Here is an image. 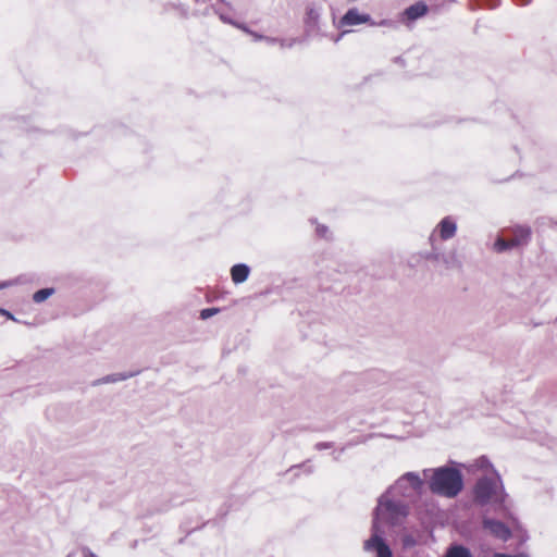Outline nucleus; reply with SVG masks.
Segmentation results:
<instances>
[{"label":"nucleus","mask_w":557,"mask_h":557,"mask_svg":"<svg viewBox=\"0 0 557 557\" xmlns=\"http://www.w3.org/2000/svg\"><path fill=\"white\" fill-rule=\"evenodd\" d=\"M409 515V505L388 493L382 494L373 511L372 535L382 537L383 527L401 525Z\"/></svg>","instance_id":"f257e3e1"},{"label":"nucleus","mask_w":557,"mask_h":557,"mask_svg":"<svg viewBox=\"0 0 557 557\" xmlns=\"http://www.w3.org/2000/svg\"><path fill=\"white\" fill-rule=\"evenodd\" d=\"M431 493L447 498L456 497L463 488L462 473L448 466L424 469L422 471Z\"/></svg>","instance_id":"f03ea898"},{"label":"nucleus","mask_w":557,"mask_h":557,"mask_svg":"<svg viewBox=\"0 0 557 557\" xmlns=\"http://www.w3.org/2000/svg\"><path fill=\"white\" fill-rule=\"evenodd\" d=\"M473 498L475 504L480 506L493 504L497 510H506L507 494L496 471H494L493 476H482L476 481L473 488Z\"/></svg>","instance_id":"7ed1b4c3"},{"label":"nucleus","mask_w":557,"mask_h":557,"mask_svg":"<svg viewBox=\"0 0 557 557\" xmlns=\"http://www.w3.org/2000/svg\"><path fill=\"white\" fill-rule=\"evenodd\" d=\"M425 481L416 472H406L386 491L393 497L406 503L412 502L422 494Z\"/></svg>","instance_id":"20e7f679"},{"label":"nucleus","mask_w":557,"mask_h":557,"mask_svg":"<svg viewBox=\"0 0 557 557\" xmlns=\"http://www.w3.org/2000/svg\"><path fill=\"white\" fill-rule=\"evenodd\" d=\"M482 523L485 530L502 541H507L511 536L509 528L502 521L484 517Z\"/></svg>","instance_id":"39448f33"},{"label":"nucleus","mask_w":557,"mask_h":557,"mask_svg":"<svg viewBox=\"0 0 557 557\" xmlns=\"http://www.w3.org/2000/svg\"><path fill=\"white\" fill-rule=\"evenodd\" d=\"M364 549L367 552H375L376 557H393L389 546L380 535L371 536L367 540L364 542Z\"/></svg>","instance_id":"423d86ee"},{"label":"nucleus","mask_w":557,"mask_h":557,"mask_svg":"<svg viewBox=\"0 0 557 557\" xmlns=\"http://www.w3.org/2000/svg\"><path fill=\"white\" fill-rule=\"evenodd\" d=\"M436 230L442 240H448L456 235L457 224L451 216H446L438 223Z\"/></svg>","instance_id":"0eeeda50"},{"label":"nucleus","mask_w":557,"mask_h":557,"mask_svg":"<svg viewBox=\"0 0 557 557\" xmlns=\"http://www.w3.org/2000/svg\"><path fill=\"white\" fill-rule=\"evenodd\" d=\"M369 14H361L357 9H349L341 20V24L344 26L359 25L370 21Z\"/></svg>","instance_id":"6e6552de"},{"label":"nucleus","mask_w":557,"mask_h":557,"mask_svg":"<svg viewBox=\"0 0 557 557\" xmlns=\"http://www.w3.org/2000/svg\"><path fill=\"white\" fill-rule=\"evenodd\" d=\"M250 274V268L245 263H237L231 268V277L235 284L244 283Z\"/></svg>","instance_id":"1a4fd4ad"},{"label":"nucleus","mask_w":557,"mask_h":557,"mask_svg":"<svg viewBox=\"0 0 557 557\" xmlns=\"http://www.w3.org/2000/svg\"><path fill=\"white\" fill-rule=\"evenodd\" d=\"M320 13L321 9L315 5H310L307 8L305 23L308 32H314L318 29Z\"/></svg>","instance_id":"9d476101"},{"label":"nucleus","mask_w":557,"mask_h":557,"mask_svg":"<svg viewBox=\"0 0 557 557\" xmlns=\"http://www.w3.org/2000/svg\"><path fill=\"white\" fill-rule=\"evenodd\" d=\"M426 12H428V5L423 2H417V3L408 7L405 10L404 15L407 17V20L414 21V20L425 15Z\"/></svg>","instance_id":"9b49d317"},{"label":"nucleus","mask_w":557,"mask_h":557,"mask_svg":"<svg viewBox=\"0 0 557 557\" xmlns=\"http://www.w3.org/2000/svg\"><path fill=\"white\" fill-rule=\"evenodd\" d=\"M445 557H472V554L469 548L462 545H451L447 549Z\"/></svg>","instance_id":"f8f14e48"},{"label":"nucleus","mask_w":557,"mask_h":557,"mask_svg":"<svg viewBox=\"0 0 557 557\" xmlns=\"http://www.w3.org/2000/svg\"><path fill=\"white\" fill-rule=\"evenodd\" d=\"M494 246H495L496 251L503 252V251H506V250H508L510 248L519 246V240H513L512 238L511 239H504V238L499 237L495 242Z\"/></svg>","instance_id":"ddd939ff"},{"label":"nucleus","mask_w":557,"mask_h":557,"mask_svg":"<svg viewBox=\"0 0 557 557\" xmlns=\"http://www.w3.org/2000/svg\"><path fill=\"white\" fill-rule=\"evenodd\" d=\"M132 375L133 374H122V373L109 374V375H106V376L97 380L94 384L98 385V384L115 383L119 381H124V380L131 377Z\"/></svg>","instance_id":"4468645a"},{"label":"nucleus","mask_w":557,"mask_h":557,"mask_svg":"<svg viewBox=\"0 0 557 557\" xmlns=\"http://www.w3.org/2000/svg\"><path fill=\"white\" fill-rule=\"evenodd\" d=\"M53 293H54L53 288L39 289L33 295V300L37 304L42 302L46 299H48Z\"/></svg>","instance_id":"2eb2a0df"},{"label":"nucleus","mask_w":557,"mask_h":557,"mask_svg":"<svg viewBox=\"0 0 557 557\" xmlns=\"http://www.w3.org/2000/svg\"><path fill=\"white\" fill-rule=\"evenodd\" d=\"M530 237V230L528 227H519L515 236L512 237L513 240H519V246L522 244H525Z\"/></svg>","instance_id":"dca6fc26"},{"label":"nucleus","mask_w":557,"mask_h":557,"mask_svg":"<svg viewBox=\"0 0 557 557\" xmlns=\"http://www.w3.org/2000/svg\"><path fill=\"white\" fill-rule=\"evenodd\" d=\"M256 39H264L268 44L270 45H273L275 42H280L281 47H292L293 44H294V40H284V39H276V38H271V37H263V36H257L256 35Z\"/></svg>","instance_id":"f3484780"},{"label":"nucleus","mask_w":557,"mask_h":557,"mask_svg":"<svg viewBox=\"0 0 557 557\" xmlns=\"http://www.w3.org/2000/svg\"><path fill=\"white\" fill-rule=\"evenodd\" d=\"M214 11L215 13L220 16L221 21H223L224 23H227V24H232V25H235L237 27H239V25H237L231 16H228V14L226 12H224L222 9L220 8H214Z\"/></svg>","instance_id":"a211bd4d"},{"label":"nucleus","mask_w":557,"mask_h":557,"mask_svg":"<svg viewBox=\"0 0 557 557\" xmlns=\"http://www.w3.org/2000/svg\"><path fill=\"white\" fill-rule=\"evenodd\" d=\"M219 312H220V309H219V308H214V307H212V308H206V309H202V310L200 311V318H201L202 320H207V319H209V318H211V317L215 315V314H216V313H219Z\"/></svg>","instance_id":"6ab92c4d"},{"label":"nucleus","mask_w":557,"mask_h":557,"mask_svg":"<svg viewBox=\"0 0 557 557\" xmlns=\"http://www.w3.org/2000/svg\"><path fill=\"white\" fill-rule=\"evenodd\" d=\"M430 242H431V245H432V252L430 253L429 258L438 260L440 259V252L437 251V248L435 247V244H434V242H435L434 233L430 236Z\"/></svg>","instance_id":"aec40b11"},{"label":"nucleus","mask_w":557,"mask_h":557,"mask_svg":"<svg viewBox=\"0 0 557 557\" xmlns=\"http://www.w3.org/2000/svg\"><path fill=\"white\" fill-rule=\"evenodd\" d=\"M476 465L481 469L485 468H492V465L490 463L488 459L486 457H481L478 459Z\"/></svg>","instance_id":"412c9836"},{"label":"nucleus","mask_w":557,"mask_h":557,"mask_svg":"<svg viewBox=\"0 0 557 557\" xmlns=\"http://www.w3.org/2000/svg\"><path fill=\"white\" fill-rule=\"evenodd\" d=\"M326 233H327V227L324 226V225H319L317 227V234L321 237H325L326 236Z\"/></svg>","instance_id":"4be33fe9"},{"label":"nucleus","mask_w":557,"mask_h":557,"mask_svg":"<svg viewBox=\"0 0 557 557\" xmlns=\"http://www.w3.org/2000/svg\"><path fill=\"white\" fill-rule=\"evenodd\" d=\"M331 447H332V443H327V442H321V443H318L315 445V448L318 450L327 449V448H331Z\"/></svg>","instance_id":"5701e85b"},{"label":"nucleus","mask_w":557,"mask_h":557,"mask_svg":"<svg viewBox=\"0 0 557 557\" xmlns=\"http://www.w3.org/2000/svg\"><path fill=\"white\" fill-rule=\"evenodd\" d=\"M494 557H529V556H527L525 554H518V555L512 556V555H508V554L496 553L494 555Z\"/></svg>","instance_id":"b1692460"},{"label":"nucleus","mask_w":557,"mask_h":557,"mask_svg":"<svg viewBox=\"0 0 557 557\" xmlns=\"http://www.w3.org/2000/svg\"><path fill=\"white\" fill-rule=\"evenodd\" d=\"M0 314L7 317L8 319L15 320L13 314L5 309H0Z\"/></svg>","instance_id":"393cba45"},{"label":"nucleus","mask_w":557,"mask_h":557,"mask_svg":"<svg viewBox=\"0 0 557 557\" xmlns=\"http://www.w3.org/2000/svg\"><path fill=\"white\" fill-rule=\"evenodd\" d=\"M83 553H84V556L85 557H98L96 554H94L89 548H84L83 549Z\"/></svg>","instance_id":"a878e982"},{"label":"nucleus","mask_w":557,"mask_h":557,"mask_svg":"<svg viewBox=\"0 0 557 557\" xmlns=\"http://www.w3.org/2000/svg\"><path fill=\"white\" fill-rule=\"evenodd\" d=\"M413 544H414V541H413V539H412V537H410V536H406V537L404 539V545H405V546H409V545H413Z\"/></svg>","instance_id":"bb28decb"},{"label":"nucleus","mask_w":557,"mask_h":557,"mask_svg":"<svg viewBox=\"0 0 557 557\" xmlns=\"http://www.w3.org/2000/svg\"><path fill=\"white\" fill-rule=\"evenodd\" d=\"M9 285H10V283H7V282H4V283H1V284H0V289H1V288H4V287H7V286H9Z\"/></svg>","instance_id":"cd10ccee"},{"label":"nucleus","mask_w":557,"mask_h":557,"mask_svg":"<svg viewBox=\"0 0 557 557\" xmlns=\"http://www.w3.org/2000/svg\"><path fill=\"white\" fill-rule=\"evenodd\" d=\"M222 3H224V0H220Z\"/></svg>","instance_id":"c85d7f7f"}]
</instances>
